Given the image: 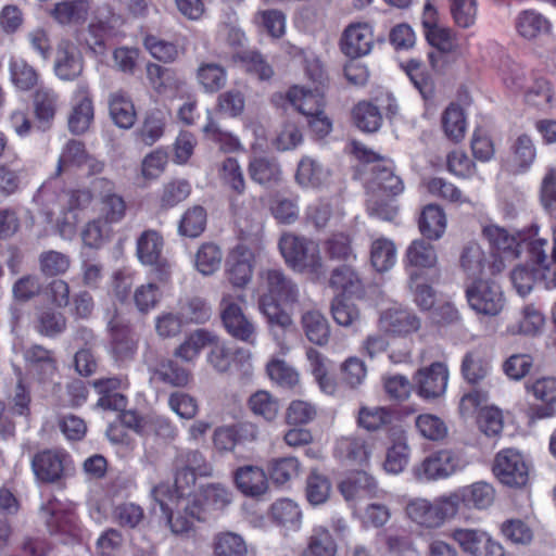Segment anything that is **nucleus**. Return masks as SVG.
Masks as SVG:
<instances>
[{
    "label": "nucleus",
    "instance_id": "obj_1",
    "mask_svg": "<svg viewBox=\"0 0 556 556\" xmlns=\"http://www.w3.org/2000/svg\"><path fill=\"white\" fill-rule=\"evenodd\" d=\"M254 293L257 306L268 325L287 329L292 326V318L283 306L299 302L300 289L286 273L278 267H262L256 275Z\"/></svg>",
    "mask_w": 556,
    "mask_h": 556
},
{
    "label": "nucleus",
    "instance_id": "obj_2",
    "mask_svg": "<svg viewBox=\"0 0 556 556\" xmlns=\"http://www.w3.org/2000/svg\"><path fill=\"white\" fill-rule=\"evenodd\" d=\"M218 177L223 187L230 192V207L238 227L247 233L257 230L261 227L260 212L245 206L239 199L247 186L239 162L235 157L225 159L219 165Z\"/></svg>",
    "mask_w": 556,
    "mask_h": 556
},
{
    "label": "nucleus",
    "instance_id": "obj_3",
    "mask_svg": "<svg viewBox=\"0 0 556 556\" xmlns=\"http://www.w3.org/2000/svg\"><path fill=\"white\" fill-rule=\"evenodd\" d=\"M353 152L357 159L367 163H375L370 168L371 177L367 182L368 194H384L396 197L404 190L402 179L395 175L393 162L381 157L365 146L354 142Z\"/></svg>",
    "mask_w": 556,
    "mask_h": 556
},
{
    "label": "nucleus",
    "instance_id": "obj_4",
    "mask_svg": "<svg viewBox=\"0 0 556 556\" xmlns=\"http://www.w3.org/2000/svg\"><path fill=\"white\" fill-rule=\"evenodd\" d=\"M279 250L286 263L298 271L318 273L323 268L319 245L294 233H283Z\"/></svg>",
    "mask_w": 556,
    "mask_h": 556
},
{
    "label": "nucleus",
    "instance_id": "obj_5",
    "mask_svg": "<svg viewBox=\"0 0 556 556\" xmlns=\"http://www.w3.org/2000/svg\"><path fill=\"white\" fill-rule=\"evenodd\" d=\"M447 536L470 556H505L502 544L482 529L457 527L451 529Z\"/></svg>",
    "mask_w": 556,
    "mask_h": 556
},
{
    "label": "nucleus",
    "instance_id": "obj_6",
    "mask_svg": "<svg viewBox=\"0 0 556 556\" xmlns=\"http://www.w3.org/2000/svg\"><path fill=\"white\" fill-rule=\"evenodd\" d=\"M220 318L227 332L235 339L249 344H255L256 327L243 313L236 298L224 293L219 303Z\"/></svg>",
    "mask_w": 556,
    "mask_h": 556
},
{
    "label": "nucleus",
    "instance_id": "obj_7",
    "mask_svg": "<svg viewBox=\"0 0 556 556\" xmlns=\"http://www.w3.org/2000/svg\"><path fill=\"white\" fill-rule=\"evenodd\" d=\"M469 306L479 314L496 316L504 307L501 287L493 280L478 279L466 288Z\"/></svg>",
    "mask_w": 556,
    "mask_h": 556
},
{
    "label": "nucleus",
    "instance_id": "obj_8",
    "mask_svg": "<svg viewBox=\"0 0 556 556\" xmlns=\"http://www.w3.org/2000/svg\"><path fill=\"white\" fill-rule=\"evenodd\" d=\"M163 238L155 230H146L137 239L139 261L153 268L156 279L167 282L170 277V264L162 257Z\"/></svg>",
    "mask_w": 556,
    "mask_h": 556
},
{
    "label": "nucleus",
    "instance_id": "obj_9",
    "mask_svg": "<svg viewBox=\"0 0 556 556\" xmlns=\"http://www.w3.org/2000/svg\"><path fill=\"white\" fill-rule=\"evenodd\" d=\"M460 267L469 279H482L483 275L495 276L504 269L501 257H486L484 251L477 242H469L460 254Z\"/></svg>",
    "mask_w": 556,
    "mask_h": 556
},
{
    "label": "nucleus",
    "instance_id": "obj_10",
    "mask_svg": "<svg viewBox=\"0 0 556 556\" xmlns=\"http://www.w3.org/2000/svg\"><path fill=\"white\" fill-rule=\"evenodd\" d=\"M493 470L498 480L509 486H523L528 481V466L523 456L513 448L496 454Z\"/></svg>",
    "mask_w": 556,
    "mask_h": 556
},
{
    "label": "nucleus",
    "instance_id": "obj_11",
    "mask_svg": "<svg viewBox=\"0 0 556 556\" xmlns=\"http://www.w3.org/2000/svg\"><path fill=\"white\" fill-rule=\"evenodd\" d=\"M483 235L492 249L490 257L492 260L494 256L501 257L504 264L506 260L517 258L526 242V235L521 232L511 235L505 228L496 225L484 227Z\"/></svg>",
    "mask_w": 556,
    "mask_h": 556
},
{
    "label": "nucleus",
    "instance_id": "obj_12",
    "mask_svg": "<svg viewBox=\"0 0 556 556\" xmlns=\"http://www.w3.org/2000/svg\"><path fill=\"white\" fill-rule=\"evenodd\" d=\"M85 67L84 56L74 42L61 40L56 47L53 71L63 81L78 79Z\"/></svg>",
    "mask_w": 556,
    "mask_h": 556
},
{
    "label": "nucleus",
    "instance_id": "obj_13",
    "mask_svg": "<svg viewBox=\"0 0 556 556\" xmlns=\"http://www.w3.org/2000/svg\"><path fill=\"white\" fill-rule=\"evenodd\" d=\"M164 491V486H156L153 489V496L160 507V510L165 516L167 523L169 525L172 531L176 534H182L189 532L194 521H205L206 516L204 511L201 509L200 502L193 501L185 507L184 513L178 511L176 515H173L167 504L159 498L160 494Z\"/></svg>",
    "mask_w": 556,
    "mask_h": 556
},
{
    "label": "nucleus",
    "instance_id": "obj_14",
    "mask_svg": "<svg viewBox=\"0 0 556 556\" xmlns=\"http://www.w3.org/2000/svg\"><path fill=\"white\" fill-rule=\"evenodd\" d=\"M75 104L68 115V129L74 135L85 134L93 121V105L87 81H78L74 90Z\"/></svg>",
    "mask_w": 556,
    "mask_h": 556
},
{
    "label": "nucleus",
    "instance_id": "obj_15",
    "mask_svg": "<svg viewBox=\"0 0 556 556\" xmlns=\"http://www.w3.org/2000/svg\"><path fill=\"white\" fill-rule=\"evenodd\" d=\"M68 465V455L53 450L39 452L31 460L33 471L36 478L42 482L60 480Z\"/></svg>",
    "mask_w": 556,
    "mask_h": 556
},
{
    "label": "nucleus",
    "instance_id": "obj_16",
    "mask_svg": "<svg viewBox=\"0 0 556 556\" xmlns=\"http://www.w3.org/2000/svg\"><path fill=\"white\" fill-rule=\"evenodd\" d=\"M424 33L431 47L428 53L430 65L433 70H440L447 63L450 54L456 48L455 36L450 28L443 26L431 27Z\"/></svg>",
    "mask_w": 556,
    "mask_h": 556
},
{
    "label": "nucleus",
    "instance_id": "obj_17",
    "mask_svg": "<svg viewBox=\"0 0 556 556\" xmlns=\"http://www.w3.org/2000/svg\"><path fill=\"white\" fill-rule=\"evenodd\" d=\"M458 510L459 508L453 493L442 496L433 503L424 501L422 504L419 503V526L438 528L446 520L453 518Z\"/></svg>",
    "mask_w": 556,
    "mask_h": 556
},
{
    "label": "nucleus",
    "instance_id": "obj_18",
    "mask_svg": "<svg viewBox=\"0 0 556 556\" xmlns=\"http://www.w3.org/2000/svg\"><path fill=\"white\" fill-rule=\"evenodd\" d=\"M448 381L447 366L434 362L429 367L419 369V397L438 399L445 393Z\"/></svg>",
    "mask_w": 556,
    "mask_h": 556
},
{
    "label": "nucleus",
    "instance_id": "obj_19",
    "mask_svg": "<svg viewBox=\"0 0 556 556\" xmlns=\"http://www.w3.org/2000/svg\"><path fill=\"white\" fill-rule=\"evenodd\" d=\"M254 254L244 247H236L227 261V275L230 283L237 288L245 287L253 275Z\"/></svg>",
    "mask_w": 556,
    "mask_h": 556
},
{
    "label": "nucleus",
    "instance_id": "obj_20",
    "mask_svg": "<svg viewBox=\"0 0 556 556\" xmlns=\"http://www.w3.org/2000/svg\"><path fill=\"white\" fill-rule=\"evenodd\" d=\"M372 42L371 27L367 23H355L344 30L341 49L348 56L356 59L368 54Z\"/></svg>",
    "mask_w": 556,
    "mask_h": 556
},
{
    "label": "nucleus",
    "instance_id": "obj_21",
    "mask_svg": "<svg viewBox=\"0 0 556 556\" xmlns=\"http://www.w3.org/2000/svg\"><path fill=\"white\" fill-rule=\"evenodd\" d=\"M90 8L89 0H58L49 15L59 25L79 26L86 23Z\"/></svg>",
    "mask_w": 556,
    "mask_h": 556
},
{
    "label": "nucleus",
    "instance_id": "obj_22",
    "mask_svg": "<svg viewBox=\"0 0 556 556\" xmlns=\"http://www.w3.org/2000/svg\"><path fill=\"white\" fill-rule=\"evenodd\" d=\"M534 397L543 403L530 408L532 419H544L556 416V378L536 379L531 387Z\"/></svg>",
    "mask_w": 556,
    "mask_h": 556
},
{
    "label": "nucleus",
    "instance_id": "obj_23",
    "mask_svg": "<svg viewBox=\"0 0 556 556\" xmlns=\"http://www.w3.org/2000/svg\"><path fill=\"white\" fill-rule=\"evenodd\" d=\"M233 481L237 489L250 497H258L266 493L268 480L265 471L254 465H245L236 469Z\"/></svg>",
    "mask_w": 556,
    "mask_h": 556
},
{
    "label": "nucleus",
    "instance_id": "obj_24",
    "mask_svg": "<svg viewBox=\"0 0 556 556\" xmlns=\"http://www.w3.org/2000/svg\"><path fill=\"white\" fill-rule=\"evenodd\" d=\"M522 102L538 110L551 108L555 98L552 81L542 75L533 74L522 91Z\"/></svg>",
    "mask_w": 556,
    "mask_h": 556
},
{
    "label": "nucleus",
    "instance_id": "obj_25",
    "mask_svg": "<svg viewBox=\"0 0 556 556\" xmlns=\"http://www.w3.org/2000/svg\"><path fill=\"white\" fill-rule=\"evenodd\" d=\"M66 199L67 192L62 190L54 179L43 182L34 195V202L49 219L56 211L63 212L66 208Z\"/></svg>",
    "mask_w": 556,
    "mask_h": 556
},
{
    "label": "nucleus",
    "instance_id": "obj_26",
    "mask_svg": "<svg viewBox=\"0 0 556 556\" xmlns=\"http://www.w3.org/2000/svg\"><path fill=\"white\" fill-rule=\"evenodd\" d=\"M458 507L463 504L469 508L485 509L491 506L495 498V490L492 484L478 481L470 485L463 486L453 492Z\"/></svg>",
    "mask_w": 556,
    "mask_h": 556
},
{
    "label": "nucleus",
    "instance_id": "obj_27",
    "mask_svg": "<svg viewBox=\"0 0 556 556\" xmlns=\"http://www.w3.org/2000/svg\"><path fill=\"white\" fill-rule=\"evenodd\" d=\"M415 314L401 305L383 311L379 318L380 330L396 336L409 333L415 329Z\"/></svg>",
    "mask_w": 556,
    "mask_h": 556
},
{
    "label": "nucleus",
    "instance_id": "obj_28",
    "mask_svg": "<svg viewBox=\"0 0 556 556\" xmlns=\"http://www.w3.org/2000/svg\"><path fill=\"white\" fill-rule=\"evenodd\" d=\"M421 468L428 479H444L457 470L458 457L451 450H439L422 460Z\"/></svg>",
    "mask_w": 556,
    "mask_h": 556
},
{
    "label": "nucleus",
    "instance_id": "obj_29",
    "mask_svg": "<svg viewBox=\"0 0 556 556\" xmlns=\"http://www.w3.org/2000/svg\"><path fill=\"white\" fill-rule=\"evenodd\" d=\"M112 334V352L119 362L131 359L137 350L135 333L128 326L113 318L108 324Z\"/></svg>",
    "mask_w": 556,
    "mask_h": 556
},
{
    "label": "nucleus",
    "instance_id": "obj_30",
    "mask_svg": "<svg viewBox=\"0 0 556 556\" xmlns=\"http://www.w3.org/2000/svg\"><path fill=\"white\" fill-rule=\"evenodd\" d=\"M515 28L520 37L532 40L551 34L552 23L540 12L529 9L517 15Z\"/></svg>",
    "mask_w": 556,
    "mask_h": 556
},
{
    "label": "nucleus",
    "instance_id": "obj_31",
    "mask_svg": "<svg viewBox=\"0 0 556 556\" xmlns=\"http://www.w3.org/2000/svg\"><path fill=\"white\" fill-rule=\"evenodd\" d=\"M289 102L307 118L318 114L324 106V89L315 87L314 90L294 86L288 93Z\"/></svg>",
    "mask_w": 556,
    "mask_h": 556
},
{
    "label": "nucleus",
    "instance_id": "obj_32",
    "mask_svg": "<svg viewBox=\"0 0 556 556\" xmlns=\"http://www.w3.org/2000/svg\"><path fill=\"white\" fill-rule=\"evenodd\" d=\"M339 489L346 501L377 496L378 485L366 471H356L345 478Z\"/></svg>",
    "mask_w": 556,
    "mask_h": 556
},
{
    "label": "nucleus",
    "instance_id": "obj_33",
    "mask_svg": "<svg viewBox=\"0 0 556 556\" xmlns=\"http://www.w3.org/2000/svg\"><path fill=\"white\" fill-rule=\"evenodd\" d=\"M446 225V214L439 204H428L419 213V232L429 241L439 240Z\"/></svg>",
    "mask_w": 556,
    "mask_h": 556
},
{
    "label": "nucleus",
    "instance_id": "obj_34",
    "mask_svg": "<svg viewBox=\"0 0 556 556\" xmlns=\"http://www.w3.org/2000/svg\"><path fill=\"white\" fill-rule=\"evenodd\" d=\"M109 112L114 124L129 129L136 122V110L131 99L122 90L113 91L108 99Z\"/></svg>",
    "mask_w": 556,
    "mask_h": 556
},
{
    "label": "nucleus",
    "instance_id": "obj_35",
    "mask_svg": "<svg viewBox=\"0 0 556 556\" xmlns=\"http://www.w3.org/2000/svg\"><path fill=\"white\" fill-rule=\"evenodd\" d=\"M216 342V336L205 329L192 331L181 344H179L174 355L184 362H193L200 355L201 351Z\"/></svg>",
    "mask_w": 556,
    "mask_h": 556
},
{
    "label": "nucleus",
    "instance_id": "obj_36",
    "mask_svg": "<svg viewBox=\"0 0 556 556\" xmlns=\"http://www.w3.org/2000/svg\"><path fill=\"white\" fill-rule=\"evenodd\" d=\"M460 369L468 383L478 384L489 376L491 364L485 353L477 349L465 354Z\"/></svg>",
    "mask_w": 556,
    "mask_h": 556
},
{
    "label": "nucleus",
    "instance_id": "obj_37",
    "mask_svg": "<svg viewBox=\"0 0 556 556\" xmlns=\"http://www.w3.org/2000/svg\"><path fill=\"white\" fill-rule=\"evenodd\" d=\"M330 172L323 164L311 157H303L299 165L295 179L305 188H319L329 180Z\"/></svg>",
    "mask_w": 556,
    "mask_h": 556
},
{
    "label": "nucleus",
    "instance_id": "obj_38",
    "mask_svg": "<svg viewBox=\"0 0 556 556\" xmlns=\"http://www.w3.org/2000/svg\"><path fill=\"white\" fill-rule=\"evenodd\" d=\"M35 329L41 336L58 337L66 329V317L51 307L38 306L35 313Z\"/></svg>",
    "mask_w": 556,
    "mask_h": 556
},
{
    "label": "nucleus",
    "instance_id": "obj_39",
    "mask_svg": "<svg viewBox=\"0 0 556 556\" xmlns=\"http://www.w3.org/2000/svg\"><path fill=\"white\" fill-rule=\"evenodd\" d=\"M336 455L351 465H364L367 463L370 448L366 441L357 437H343L337 441Z\"/></svg>",
    "mask_w": 556,
    "mask_h": 556
},
{
    "label": "nucleus",
    "instance_id": "obj_40",
    "mask_svg": "<svg viewBox=\"0 0 556 556\" xmlns=\"http://www.w3.org/2000/svg\"><path fill=\"white\" fill-rule=\"evenodd\" d=\"M152 372L153 379L176 388L186 387L191 379L189 370L169 358L160 359L152 369Z\"/></svg>",
    "mask_w": 556,
    "mask_h": 556
},
{
    "label": "nucleus",
    "instance_id": "obj_41",
    "mask_svg": "<svg viewBox=\"0 0 556 556\" xmlns=\"http://www.w3.org/2000/svg\"><path fill=\"white\" fill-rule=\"evenodd\" d=\"M46 511L49 514L46 523L51 533H62L71 536L79 535L80 528L73 510H63L50 504Z\"/></svg>",
    "mask_w": 556,
    "mask_h": 556
},
{
    "label": "nucleus",
    "instance_id": "obj_42",
    "mask_svg": "<svg viewBox=\"0 0 556 556\" xmlns=\"http://www.w3.org/2000/svg\"><path fill=\"white\" fill-rule=\"evenodd\" d=\"M24 358L33 372L39 376L40 380L51 377L55 370V359L51 351L35 344L28 348L24 353Z\"/></svg>",
    "mask_w": 556,
    "mask_h": 556
},
{
    "label": "nucleus",
    "instance_id": "obj_43",
    "mask_svg": "<svg viewBox=\"0 0 556 556\" xmlns=\"http://www.w3.org/2000/svg\"><path fill=\"white\" fill-rule=\"evenodd\" d=\"M251 179L265 187L278 184L281 179V169L274 159L264 156L254 157L249 164Z\"/></svg>",
    "mask_w": 556,
    "mask_h": 556
},
{
    "label": "nucleus",
    "instance_id": "obj_44",
    "mask_svg": "<svg viewBox=\"0 0 556 556\" xmlns=\"http://www.w3.org/2000/svg\"><path fill=\"white\" fill-rule=\"evenodd\" d=\"M58 93L50 88H39L34 97L35 114L42 130L50 128L58 110Z\"/></svg>",
    "mask_w": 556,
    "mask_h": 556
},
{
    "label": "nucleus",
    "instance_id": "obj_45",
    "mask_svg": "<svg viewBox=\"0 0 556 556\" xmlns=\"http://www.w3.org/2000/svg\"><path fill=\"white\" fill-rule=\"evenodd\" d=\"M337 552V543L329 530L324 526H316L301 556H336Z\"/></svg>",
    "mask_w": 556,
    "mask_h": 556
},
{
    "label": "nucleus",
    "instance_id": "obj_46",
    "mask_svg": "<svg viewBox=\"0 0 556 556\" xmlns=\"http://www.w3.org/2000/svg\"><path fill=\"white\" fill-rule=\"evenodd\" d=\"M302 327L306 338L317 344L324 345L330 337V328L325 316L317 311H308L302 316Z\"/></svg>",
    "mask_w": 556,
    "mask_h": 556
},
{
    "label": "nucleus",
    "instance_id": "obj_47",
    "mask_svg": "<svg viewBox=\"0 0 556 556\" xmlns=\"http://www.w3.org/2000/svg\"><path fill=\"white\" fill-rule=\"evenodd\" d=\"M122 25V16L114 13L109 5H103L97 9L94 18L89 25V30L96 37L102 39L114 36Z\"/></svg>",
    "mask_w": 556,
    "mask_h": 556
},
{
    "label": "nucleus",
    "instance_id": "obj_48",
    "mask_svg": "<svg viewBox=\"0 0 556 556\" xmlns=\"http://www.w3.org/2000/svg\"><path fill=\"white\" fill-rule=\"evenodd\" d=\"M248 407L254 416L267 422L274 421L280 409L278 400L265 390L254 392L248 400Z\"/></svg>",
    "mask_w": 556,
    "mask_h": 556
},
{
    "label": "nucleus",
    "instance_id": "obj_49",
    "mask_svg": "<svg viewBox=\"0 0 556 556\" xmlns=\"http://www.w3.org/2000/svg\"><path fill=\"white\" fill-rule=\"evenodd\" d=\"M370 262L372 267L379 273L391 269L396 262V248L394 243L387 238L374 240L370 247Z\"/></svg>",
    "mask_w": 556,
    "mask_h": 556
},
{
    "label": "nucleus",
    "instance_id": "obj_50",
    "mask_svg": "<svg viewBox=\"0 0 556 556\" xmlns=\"http://www.w3.org/2000/svg\"><path fill=\"white\" fill-rule=\"evenodd\" d=\"M354 124L364 132H375L382 124V115L371 102H358L352 112Z\"/></svg>",
    "mask_w": 556,
    "mask_h": 556
},
{
    "label": "nucleus",
    "instance_id": "obj_51",
    "mask_svg": "<svg viewBox=\"0 0 556 556\" xmlns=\"http://www.w3.org/2000/svg\"><path fill=\"white\" fill-rule=\"evenodd\" d=\"M270 513L278 525L293 530L300 528L302 513L295 502L289 498L278 500L271 505Z\"/></svg>",
    "mask_w": 556,
    "mask_h": 556
},
{
    "label": "nucleus",
    "instance_id": "obj_52",
    "mask_svg": "<svg viewBox=\"0 0 556 556\" xmlns=\"http://www.w3.org/2000/svg\"><path fill=\"white\" fill-rule=\"evenodd\" d=\"M478 429L488 438H497L504 428L503 412L494 406H483L476 416Z\"/></svg>",
    "mask_w": 556,
    "mask_h": 556
},
{
    "label": "nucleus",
    "instance_id": "obj_53",
    "mask_svg": "<svg viewBox=\"0 0 556 556\" xmlns=\"http://www.w3.org/2000/svg\"><path fill=\"white\" fill-rule=\"evenodd\" d=\"M88 153L84 142L75 139L68 140L60 154L54 176H60L65 169L72 166L81 168Z\"/></svg>",
    "mask_w": 556,
    "mask_h": 556
},
{
    "label": "nucleus",
    "instance_id": "obj_54",
    "mask_svg": "<svg viewBox=\"0 0 556 556\" xmlns=\"http://www.w3.org/2000/svg\"><path fill=\"white\" fill-rule=\"evenodd\" d=\"M466 116L464 110L452 103L443 113L442 127L448 139L458 142L465 137Z\"/></svg>",
    "mask_w": 556,
    "mask_h": 556
},
{
    "label": "nucleus",
    "instance_id": "obj_55",
    "mask_svg": "<svg viewBox=\"0 0 556 556\" xmlns=\"http://www.w3.org/2000/svg\"><path fill=\"white\" fill-rule=\"evenodd\" d=\"M203 501L200 502L201 509L204 511L206 518L211 510H224L232 501L231 491L219 483H212L203 490Z\"/></svg>",
    "mask_w": 556,
    "mask_h": 556
},
{
    "label": "nucleus",
    "instance_id": "obj_56",
    "mask_svg": "<svg viewBox=\"0 0 556 556\" xmlns=\"http://www.w3.org/2000/svg\"><path fill=\"white\" fill-rule=\"evenodd\" d=\"M223 252L218 245L212 242L203 243L197 251L194 265L204 276L213 275L220 268Z\"/></svg>",
    "mask_w": 556,
    "mask_h": 556
},
{
    "label": "nucleus",
    "instance_id": "obj_57",
    "mask_svg": "<svg viewBox=\"0 0 556 556\" xmlns=\"http://www.w3.org/2000/svg\"><path fill=\"white\" fill-rule=\"evenodd\" d=\"M215 556H247L248 548L241 535L235 532H220L214 538Z\"/></svg>",
    "mask_w": 556,
    "mask_h": 556
},
{
    "label": "nucleus",
    "instance_id": "obj_58",
    "mask_svg": "<svg viewBox=\"0 0 556 556\" xmlns=\"http://www.w3.org/2000/svg\"><path fill=\"white\" fill-rule=\"evenodd\" d=\"M206 226V212L200 205L188 208L179 222L178 231L188 238L199 237Z\"/></svg>",
    "mask_w": 556,
    "mask_h": 556
},
{
    "label": "nucleus",
    "instance_id": "obj_59",
    "mask_svg": "<svg viewBox=\"0 0 556 556\" xmlns=\"http://www.w3.org/2000/svg\"><path fill=\"white\" fill-rule=\"evenodd\" d=\"M511 155L519 170H527L536 157V148L532 138L527 134L519 135L511 146Z\"/></svg>",
    "mask_w": 556,
    "mask_h": 556
},
{
    "label": "nucleus",
    "instance_id": "obj_60",
    "mask_svg": "<svg viewBox=\"0 0 556 556\" xmlns=\"http://www.w3.org/2000/svg\"><path fill=\"white\" fill-rule=\"evenodd\" d=\"M331 493V483L328 478L315 470L311 471L306 479L305 494L313 506L324 504Z\"/></svg>",
    "mask_w": 556,
    "mask_h": 556
},
{
    "label": "nucleus",
    "instance_id": "obj_61",
    "mask_svg": "<svg viewBox=\"0 0 556 556\" xmlns=\"http://www.w3.org/2000/svg\"><path fill=\"white\" fill-rule=\"evenodd\" d=\"M197 78L206 92H216L225 86L227 75L220 65L203 63L198 68Z\"/></svg>",
    "mask_w": 556,
    "mask_h": 556
},
{
    "label": "nucleus",
    "instance_id": "obj_62",
    "mask_svg": "<svg viewBox=\"0 0 556 556\" xmlns=\"http://www.w3.org/2000/svg\"><path fill=\"white\" fill-rule=\"evenodd\" d=\"M165 124V112L159 109L151 110L139 131L141 141L147 146L155 143L163 136Z\"/></svg>",
    "mask_w": 556,
    "mask_h": 556
},
{
    "label": "nucleus",
    "instance_id": "obj_63",
    "mask_svg": "<svg viewBox=\"0 0 556 556\" xmlns=\"http://www.w3.org/2000/svg\"><path fill=\"white\" fill-rule=\"evenodd\" d=\"M11 80L20 90H29L38 81L36 70L23 59H11L10 61Z\"/></svg>",
    "mask_w": 556,
    "mask_h": 556
},
{
    "label": "nucleus",
    "instance_id": "obj_64",
    "mask_svg": "<svg viewBox=\"0 0 556 556\" xmlns=\"http://www.w3.org/2000/svg\"><path fill=\"white\" fill-rule=\"evenodd\" d=\"M329 285L336 290H341L349 294H356L362 289V282L358 275L350 266H339L331 273Z\"/></svg>",
    "mask_w": 556,
    "mask_h": 556
}]
</instances>
